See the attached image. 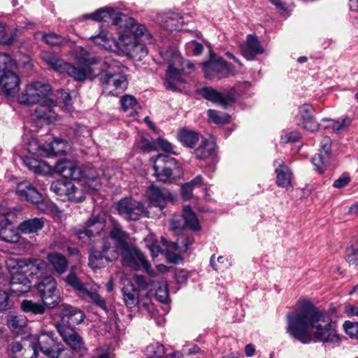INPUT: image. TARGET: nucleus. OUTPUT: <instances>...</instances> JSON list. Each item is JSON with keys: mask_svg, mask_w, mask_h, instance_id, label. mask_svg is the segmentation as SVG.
I'll list each match as a JSON object with an SVG mask.
<instances>
[{"mask_svg": "<svg viewBox=\"0 0 358 358\" xmlns=\"http://www.w3.org/2000/svg\"><path fill=\"white\" fill-rule=\"evenodd\" d=\"M85 19H93L98 22L111 23L115 26L123 27L120 32L118 40L110 34L101 31L99 34L91 36L92 40L97 45L104 49L125 55L130 58L142 61L148 55L145 43H152L153 38L145 26L138 24L134 18L128 17L113 8L106 7L97 10L92 14L84 15Z\"/></svg>", "mask_w": 358, "mask_h": 358, "instance_id": "f257e3e1", "label": "nucleus"}, {"mask_svg": "<svg viewBox=\"0 0 358 358\" xmlns=\"http://www.w3.org/2000/svg\"><path fill=\"white\" fill-rule=\"evenodd\" d=\"M287 332L303 344L312 341L339 344L337 324L325 311L308 300H299L294 312L287 314Z\"/></svg>", "mask_w": 358, "mask_h": 358, "instance_id": "f03ea898", "label": "nucleus"}, {"mask_svg": "<svg viewBox=\"0 0 358 358\" xmlns=\"http://www.w3.org/2000/svg\"><path fill=\"white\" fill-rule=\"evenodd\" d=\"M122 66L116 59L107 57L101 62L99 72L94 74L99 80L104 94L117 96L127 87V80L122 73Z\"/></svg>", "mask_w": 358, "mask_h": 358, "instance_id": "7ed1b4c3", "label": "nucleus"}, {"mask_svg": "<svg viewBox=\"0 0 358 358\" xmlns=\"http://www.w3.org/2000/svg\"><path fill=\"white\" fill-rule=\"evenodd\" d=\"M16 62L7 53H0V85L7 96H13L20 89V78L13 71Z\"/></svg>", "mask_w": 358, "mask_h": 358, "instance_id": "20e7f679", "label": "nucleus"}, {"mask_svg": "<svg viewBox=\"0 0 358 358\" xmlns=\"http://www.w3.org/2000/svg\"><path fill=\"white\" fill-rule=\"evenodd\" d=\"M118 252L123 266L135 271L143 269L152 278L157 275L144 254L134 245L129 244Z\"/></svg>", "mask_w": 358, "mask_h": 358, "instance_id": "39448f33", "label": "nucleus"}, {"mask_svg": "<svg viewBox=\"0 0 358 358\" xmlns=\"http://www.w3.org/2000/svg\"><path fill=\"white\" fill-rule=\"evenodd\" d=\"M153 169L157 180L164 183H171L176 176L182 173V169L178 161L163 154L157 155Z\"/></svg>", "mask_w": 358, "mask_h": 358, "instance_id": "423d86ee", "label": "nucleus"}, {"mask_svg": "<svg viewBox=\"0 0 358 358\" xmlns=\"http://www.w3.org/2000/svg\"><path fill=\"white\" fill-rule=\"evenodd\" d=\"M204 76L210 80H219L236 73L233 65L210 53L208 61L201 64Z\"/></svg>", "mask_w": 358, "mask_h": 358, "instance_id": "0eeeda50", "label": "nucleus"}, {"mask_svg": "<svg viewBox=\"0 0 358 358\" xmlns=\"http://www.w3.org/2000/svg\"><path fill=\"white\" fill-rule=\"evenodd\" d=\"M51 86L44 80H36L27 85L24 90L19 95L18 101L24 105H33L48 100Z\"/></svg>", "mask_w": 358, "mask_h": 358, "instance_id": "6e6552de", "label": "nucleus"}, {"mask_svg": "<svg viewBox=\"0 0 358 358\" xmlns=\"http://www.w3.org/2000/svg\"><path fill=\"white\" fill-rule=\"evenodd\" d=\"M42 59L54 71L59 73H67L75 80L84 81L87 78L85 69L67 63L55 54L44 52Z\"/></svg>", "mask_w": 358, "mask_h": 358, "instance_id": "1a4fd4ad", "label": "nucleus"}, {"mask_svg": "<svg viewBox=\"0 0 358 358\" xmlns=\"http://www.w3.org/2000/svg\"><path fill=\"white\" fill-rule=\"evenodd\" d=\"M250 83L248 81L238 83L227 94H224L211 87H202L199 90V93L206 100L227 108V106L235 102L236 94L241 95L240 91L242 88L246 89L250 87Z\"/></svg>", "mask_w": 358, "mask_h": 358, "instance_id": "9d476101", "label": "nucleus"}, {"mask_svg": "<svg viewBox=\"0 0 358 358\" xmlns=\"http://www.w3.org/2000/svg\"><path fill=\"white\" fill-rule=\"evenodd\" d=\"M57 282L52 276H45L36 285L38 294L43 304L48 308H53L60 302V292Z\"/></svg>", "mask_w": 358, "mask_h": 358, "instance_id": "9b49d317", "label": "nucleus"}, {"mask_svg": "<svg viewBox=\"0 0 358 358\" xmlns=\"http://www.w3.org/2000/svg\"><path fill=\"white\" fill-rule=\"evenodd\" d=\"M194 241L192 236L185 234H180L176 241H168L165 238H161L162 244L166 246L167 260L173 264H178L182 260L180 255L176 254L175 252H187Z\"/></svg>", "mask_w": 358, "mask_h": 358, "instance_id": "f8f14e48", "label": "nucleus"}, {"mask_svg": "<svg viewBox=\"0 0 358 358\" xmlns=\"http://www.w3.org/2000/svg\"><path fill=\"white\" fill-rule=\"evenodd\" d=\"M109 237L103 238L101 243L108 241L111 248L119 255L118 250L131 244L129 243L130 236L129 233L123 230L119 222L113 217H109Z\"/></svg>", "mask_w": 358, "mask_h": 358, "instance_id": "ddd939ff", "label": "nucleus"}, {"mask_svg": "<svg viewBox=\"0 0 358 358\" xmlns=\"http://www.w3.org/2000/svg\"><path fill=\"white\" fill-rule=\"evenodd\" d=\"M38 345L48 358H58L65 350L52 331H42L38 337Z\"/></svg>", "mask_w": 358, "mask_h": 358, "instance_id": "4468645a", "label": "nucleus"}, {"mask_svg": "<svg viewBox=\"0 0 358 358\" xmlns=\"http://www.w3.org/2000/svg\"><path fill=\"white\" fill-rule=\"evenodd\" d=\"M31 279L25 266L19 265L11 271L10 291L17 296L28 292L33 286Z\"/></svg>", "mask_w": 358, "mask_h": 358, "instance_id": "2eb2a0df", "label": "nucleus"}, {"mask_svg": "<svg viewBox=\"0 0 358 358\" xmlns=\"http://www.w3.org/2000/svg\"><path fill=\"white\" fill-rule=\"evenodd\" d=\"M116 209L119 215L125 220L132 221L138 220L145 213L144 204L130 197L120 200L117 203Z\"/></svg>", "mask_w": 358, "mask_h": 358, "instance_id": "dca6fc26", "label": "nucleus"}, {"mask_svg": "<svg viewBox=\"0 0 358 358\" xmlns=\"http://www.w3.org/2000/svg\"><path fill=\"white\" fill-rule=\"evenodd\" d=\"M57 329L63 341L71 349L81 356L87 352V348L81 336L71 326L57 325Z\"/></svg>", "mask_w": 358, "mask_h": 358, "instance_id": "f3484780", "label": "nucleus"}, {"mask_svg": "<svg viewBox=\"0 0 358 358\" xmlns=\"http://www.w3.org/2000/svg\"><path fill=\"white\" fill-rule=\"evenodd\" d=\"M57 329L63 341L71 349L81 356L87 352V348L81 336L71 326L57 325Z\"/></svg>", "mask_w": 358, "mask_h": 358, "instance_id": "a211bd4d", "label": "nucleus"}, {"mask_svg": "<svg viewBox=\"0 0 358 358\" xmlns=\"http://www.w3.org/2000/svg\"><path fill=\"white\" fill-rule=\"evenodd\" d=\"M146 195L149 204L162 210L166 206L168 201L173 200V196L166 188H161L152 185L147 189Z\"/></svg>", "mask_w": 358, "mask_h": 358, "instance_id": "6ab92c4d", "label": "nucleus"}, {"mask_svg": "<svg viewBox=\"0 0 358 358\" xmlns=\"http://www.w3.org/2000/svg\"><path fill=\"white\" fill-rule=\"evenodd\" d=\"M118 258V254L111 248L108 241L101 243V251L95 250L90 255L89 266L96 269L101 268V261L105 259L108 262H113Z\"/></svg>", "mask_w": 358, "mask_h": 358, "instance_id": "aec40b11", "label": "nucleus"}, {"mask_svg": "<svg viewBox=\"0 0 358 358\" xmlns=\"http://www.w3.org/2000/svg\"><path fill=\"white\" fill-rule=\"evenodd\" d=\"M180 66H168L165 74V87L173 92L181 90V85L185 83L182 78L185 72V67L179 68Z\"/></svg>", "mask_w": 358, "mask_h": 358, "instance_id": "412c9836", "label": "nucleus"}, {"mask_svg": "<svg viewBox=\"0 0 358 358\" xmlns=\"http://www.w3.org/2000/svg\"><path fill=\"white\" fill-rule=\"evenodd\" d=\"M16 193L21 200L39 204L43 201L42 194L29 181H22L17 185Z\"/></svg>", "mask_w": 358, "mask_h": 358, "instance_id": "4be33fe9", "label": "nucleus"}, {"mask_svg": "<svg viewBox=\"0 0 358 358\" xmlns=\"http://www.w3.org/2000/svg\"><path fill=\"white\" fill-rule=\"evenodd\" d=\"M240 50L242 55L248 60H253L256 55L264 52L261 42L257 36L253 34L247 36L245 43L241 45Z\"/></svg>", "mask_w": 358, "mask_h": 358, "instance_id": "5701e85b", "label": "nucleus"}, {"mask_svg": "<svg viewBox=\"0 0 358 358\" xmlns=\"http://www.w3.org/2000/svg\"><path fill=\"white\" fill-rule=\"evenodd\" d=\"M55 168L66 179L69 178L73 180L84 179V169H80V168L71 161L66 159L59 161Z\"/></svg>", "mask_w": 358, "mask_h": 358, "instance_id": "b1692460", "label": "nucleus"}, {"mask_svg": "<svg viewBox=\"0 0 358 358\" xmlns=\"http://www.w3.org/2000/svg\"><path fill=\"white\" fill-rule=\"evenodd\" d=\"M313 108L312 106L305 103L299 107L298 116L301 122H297L298 125H301L305 129L310 131H316L319 129V124L316 122L312 115Z\"/></svg>", "mask_w": 358, "mask_h": 358, "instance_id": "393cba45", "label": "nucleus"}, {"mask_svg": "<svg viewBox=\"0 0 358 358\" xmlns=\"http://www.w3.org/2000/svg\"><path fill=\"white\" fill-rule=\"evenodd\" d=\"M330 138H324L322 141L321 149L312 158V163L315 167V170L320 173H322L326 170V161L331 154Z\"/></svg>", "mask_w": 358, "mask_h": 358, "instance_id": "a878e982", "label": "nucleus"}, {"mask_svg": "<svg viewBox=\"0 0 358 358\" xmlns=\"http://www.w3.org/2000/svg\"><path fill=\"white\" fill-rule=\"evenodd\" d=\"M56 102L52 99L45 100L36 107L32 117L34 120H42L47 122H51L56 120V114L54 108Z\"/></svg>", "mask_w": 358, "mask_h": 358, "instance_id": "bb28decb", "label": "nucleus"}, {"mask_svg": "<svg viewBox=\"0 0 358 358\" xmlns=\"http://www.w3.org/2000/svg\"><path fill=\"white\" fill-rule=\"evenodd\" d=\"M105 223V219L102 216L90 217L86 222L84 229L78 232V235L80 238H82L83 234L89 238L99 235L103 230Z\"/></svg>", "mask_w": 358, "mask_h": 358, "instance_id": "cd10ccee", "label": "nucleus"}, {"mask_svg": "<svg viewBox=\"0 0 358 358\" xmlns=\"http://www.w3.org/2000/svg\"><path fill=\"white\" fill-rule=\"evenodd\" d=\"M123 300L125 306L129 308H133L141 302L139 301V290L129 280L127 281L122 289Z\"/></svg>", "mask_w": 358, "mask_h": 358, "instance_id": "c85d7f7f", "label": "nucleus"}, {"mask_svg": "<svg viewBox=\"0 0 358 358\" xmlns=\"http://www.w3.org/2000/svg\"><path fill=\"white\" fill-rule=\"evenodd\" d=\"M75 58L80 63L87 66L99 65L101 66V58L89 52L83 47H77L74 50Z\"/></svg>", "mask_w": 358, "mask_h": 358, "instance_id": "c756f323", "label": "nucleus"}, {"mask_svg": "<svg viewBox=\"0 0 358 358\" xmlns=\"http://www.w3.org/2000/svg\"><path fill=\"white\" fill-rule=\"evenodd\" d=\"M24 165L36 174L45 175L51 171V167L45 162L38 160L31 157L23 159Z\"/></svg>", "mask_w": 358, "mask_h": 358, "instance_id": "7c9ffc66", "label": "nucleus"}, {"mask_svg": "<svg viewBox=\"0 0 358 358\" xmlns=\"http://www.w3.org/2000/svg\"><path fill=\"white\" fill-rule=\"evenodd\" d=\"M47 259L57 273L63 274L66 271L69 262L64 255L58 252H52L48 255Z\"/></svg>", "mask_w": 358, "mask_h": 358, "instance_id": "2f4dec72", "label": "nucleus"}, {"mask_svg": "<svg viewBox=\"0 0 358 358\" xmlns=\"http://www.w3.org/2000/svg\"><path fill=\"white\" fill-rule=\"evenodd\" d=\"M278 164V167L275 169L276 184L278 187H287L291 185L292 173L289 169L283 163L278 161L275 162V164Z\"/></svg>", "mask_w": 358, "mask_h": 358, "instance_id": "473e14b6", "label": "nucleus"}, {"mask_svg": "<svg viewBox=\"0 0 358 358\" xmlns=\"http://www.w3.org/2000/svg\"><path fill=\"white\" fill-rule=\"evenodd\" d=\"M160 20L162 27L169 31L179 30L182 27V20L178 13H167Z\"/></svg>", "mask_w": 358, "mask_h": 358, "instance_id": "72a5a7b5", "label": "nucleus"}, {"mask_svg": "<svg viewBox=\"0 0 358 358\" xmlns=\"http://www.w3.org/2000/svg\"><path fill=\"white\" fill-rule=\"evenodd\" d=\"M44 227L43 218H32L21 222L18 227L19 230L23 234L36 233Z\"/></svg>", "mask_w": 358, "mask_h": 358, "instance_id": "f704fd0d", "label": "nucleus"}, {"mask_svg": "<svg viewBox=\"0 0 358 358\" xmlns=\"http://www.w3.org/2000/svg\"><path fill=\"white\" fill-rule=\"evenodd\" d=\"M182 217L186 227L194 231L201 230V226L196 215L193 212L190 206H187L183 208Z\"/></svg>", "mask_w": 358, "mask_h": 358, "instance_id": "c9c22d12", "label": "nucleus"}, {"mask_svg": "<svg viewBox=\"0 0 358 358\" xmlns=\"http://www.w3.org/2000/svg\"><path fill=\"white\" fill-rule=\"evenodd\" d=\"M215 144L213 141L206 138H203L199 145L195 149L194 155L199 159H204L209 157L213 152Z\"/></svg>", "mask_w": 358, "mask_h": 358, "instance_id": "e433bc0d", "label": "nucleus"}, {"mask_svg": "<svg viewBox=\"0 0 358 358\" xmlns=\"http://www.w3.org/2000/svg\"><path fill=\"white\" fill-rule=\"evenodd\" d=\"M24 266L28 270L31 278L38 273L42 274L47 268L46 262L41 259H28L24 262Z\"/></svg>", "mask_w": 358, "mask_h": 358, "instance_id": "4c0bfd02", "label": "nucleus"}, {"mask_svg": "<svg viewBox=\"0 0 358 358\" xmlns=\"http://www.w3.org/2000/svg\"><path fill=\"white\" fill-rule=\"evenodd\" d=\"M179 141L188 148H193L199 141V135L193 131L182 129L178 133Z\"/></svg>", "mask_w": 358, "mask_h": 358, "instance_id": "58836bf2", "label": "nucleus"}, {"mask_svg": "<svg viewBox=\"0 0 358 358\" xmlns=\"http://www.w3.org/2000/svg\"><path fill=\"white\" fill-rule=\"evenodd\" d=\"M71 182L66 180L54 181L50 185V190L58 196L60 199L66 200Z\"/></svg>", "mask_w": 358, "mask_h": 358, "instance_id": "ea45409f", "label": "nucleus"}, {"mask_svg": "<svg viewBox=\"0 0 358 358\" xmlns=\"http://www.w3.org/2000/svg\"><path fill=\"white\" fill-rule=\"evenodd\" d=\"M22 309L26 313H31L34 315H42L45 311V306L43 303L24 300L22 302Z\"/></svg>", "mask_w": 358, "mask_h": 358, "instance_id": "a19ab883", "label": "nucleus"}, {"mask_svg": "<svg viewBox=\"0 0 358 358\" xmlns=\"http://www.w3.org/2000/svg\"><path fill=\"white\" fill-rule=\"evenodd\" d=\"M164 62L168 64V66H180L181 57L177 51L174 50H166L160 53Z\"/></svg>", "mask_w": 358, "mask_h": 358, "instance_id": "79ce46f5", "label": "nucleus"}, {"mask_svg": "<svg viewBox=\"0 0 358 358\" xmlns=\"http://www.w3.org/2000/svg\"><path fill=\"white\" fill-rule=\"evenodd\" d=\"M66 199L76 203L83 202L85 199L83 189L76 187L72 182H71L69 191L66 194Z\"/></svg>", "mask_w": 358, "mask_h": 358, "instance_id": "37998d69", "label": "nucleus"}, {"mask_svg": "<svg viewBox=\"0 0 358 358\" xmlns=\"http://www.w3.org/2000/svg\"><path fill=\"white\" fill-rule=\"evenodd\" d=\"M323 121L329 122L330 124L326 126L325 128H331L336 133L345 130L351 123V121L348 116L342 117L341 120L323 119Z\"/></svg>", "mask_w": 358, "mask_h": 358, "instance_id": "c03bdc74", "label": "nucleus"}, {"mask_svg": "<svg viewBox=\"0 0 358 358\" xmlns=\"http://www.w3.org/2000/svg\"><path fill=\"white\" fill-rule=\"evenodd\" d=\"M17 221V213L14 210H0V229H5Z\"/></svg>", "mask_w": 358, "mask_h": 358, "instance_id": "a18cd8bd", "label": "nucleus"}, {"mask_svg": "<svg viewBox=\"0 0 358 358\" xmlns=\"http://www.w3.org/2000/svg\"><path fill=\"white\" fill-rule=\"evenodd\" d=\"M164 352V347L159 343L150 344L145 350L147 358H162Z\"/></svg>", "mask_w": 358, "mask_h": 358, "instance_id": "49530a36", "label": "nucleus"}, {"mask_svg": "<svg viewBox=\"0 0 358 358\" xmlns=\"http://www.w3.org/2000/svg\"><path fill=\"white\" fill-rule=\"evenodd\" d=\"M120 101L122 110L125 112L130 111V115H133L139 108L136 99L131 95H124Z\"/></svg>", "mask_w": 358, "mask_h": 358, "instance_id": "de8ad7c7", "label": "nucleus"}, {"mask_svg": "<svg viewBox=\"0 0 358 358\" xmlns=\"http://www.w3.org/2000/svg\"><path fill=\"white\" fill-rule=\"evenodd\" d=\"M0 238L7 243H17L20 236L14 228L8 227L0 229Z\"/></svg>", "mask_w": 358, "mask_h": 358, "instance_id": "09e8293b", "label": "nucleus"}, {"mask_svg": "<svg viewBox=\"0 0 358 358\" xmlns=\"http://www.w3.org/2000/svg\"><path fill=\"white\" fill-rule=\"evenodd\" d=\"M7 322L8 327L17 334L22 331L26 326V320L22 316L10 315Z\"/></svg>", "mask_w": 358, "mask_h": 358, "instance_id": "8fccbe9b", "label": "nucleus"}, {"mask_svg": "<svg viewBox=\"0 0 358 358\" xmlns=\"http://www.w3.org/2000/svg\"><path fill=\"white\" fill-rule=\"evenodd\" d=\"M66 282L69 285L80 292L82 294L87 292V288L85 284L83 283L73 273H71L67 275Z\"/></svg>", "mask_w": 358, "mask_h": 358, "instance_id": "3c124183", "label": "nucleus"}, {"mask_svg": "<svg viewBox=\"0 0 358 358\" xmlns=\"http://www.w3.org/2000/svg\"><path fill=\"white\" fill-rule=\"evenodd\" d=\"M83 295L89 296L94 304L104 310H107L106 303L105 300L97 292L87 289Z\"/></svg>", "mask_w": 358, "mask_h": 358, "instance_id": "603ef678", "label": "nucleus"}, {"mask_svg": "<svg viewBox=\"0 0 358 358\" xmlns=\"http://www.w3.org/2000/svg\"><path fill=\"white\" fill-rule=\"evenodd\" d=\"M16 37V33L12 32L7 34L5 27L0 23V43L3 45H10L13 43Z\"/></svg>", "mask_w": 358, "mask_h": 358, "instance_id": "864d4df0", "label": "nucleus"}, {"mask_svg": "<svg viewBox=\"0 0 358 358\" xmlns=\"http://www.w3.org/2000/svg\"><path fill=\"white\" fill-rule=\"evenodd\" d=\"M209 119L215 124H224L229 122V117L225 115H221L220 112L209 109L208 110Z\"/></svg>", "mask_w": 358, "mask_h": 358, "instance_id": "5fc2aeb1", "label": "nucleus"}, {"mask_svg": "<svg viewBox=\"0 0 358 358\" xmlns=\"http://www.w3.org/2000/svg\"><path fill=\"white\" fill-rule=\"evenodd\" d=\"M346 261L349 264L357 265L358 261V248H355L352 245L349 246L346 248Z\"/></svg>", "mask_w": 358, "mask_h": 358, "instance_id": "6e6d98bb", "label": "nucleus"}, {"mask_svg": "<svg viewBox=\"0 0 358 358\" xmlns=\"http://www.w3.org/2000/svg\"><path fill=\"white\" fill-rule=\"evenodd\" d=\"M43 41L50 45L55 46L62 44L64 38L55 33L45 34L43 36Z\"/></svg>", "mask_w": 358, "mask_h": 358, "instance_id": "4d7b16f0", "label": "nucleus"}, {"mask_svg": "<svg viewBox=\"0 0 358 358\" xmlns=\"http://www.w3.org/2000/svg\"><path fill=\"white\" fill-rule=\"evenodd\" d=\"M345 333L351 338H358V322L345 321L343 324Z\"/></svg>", "mask_w": 358, "mask_h": 358, "instance_id": "13d9d810", "label": "nucleus"}, {"mask_svg": "<svg viewBox=\"0 0 358 358\" xmlns=\"http://www.w3.org/2000/svg\"><path fill=\"white\" fill-rule=\"evenodd\" d=\"M84 179L88 180V182H95V185L99 183L96 171L91 166H86L84 169Z\"/></svg>", "mask_w": 358, "mask_h": 358, "instance_id": "bf43d9fd", "label": "nucleus"}, {"mask_svg": "<svg viewBox=\"0 0 358 358\" xmlns=\"http://www.w3.org/2000/svg\"><path fill=\"white\" fill-rule=\"evenodd\" d=\"M185 227L182 216H174L171 221V229L175 231H179Z\"/></svg>", "mask_w": 358, "mask_h": 358, "instance_id": "052dcab7", "label": "nucleus"}, {"mask_svg": "<svg viewBox=\"0 0 358 358\" xmlns=\"http://www.w3.org/2000/svg\"><path fill=\"white\" fill-rule=\"evenodd\" d=\"M301 138L299 131H293L281 136L280 141L283 143L298 141Z\"/></svg>", "mask_w": 358, "mask_h": 358, "instance_id": "680f3d73", "label": "nucleus"}, {"mask_svg": "<svg viewBox=\"0 0 358 358\" xmlns=\"http://www.w3.org/2000/svg\"><path fill=\"white\" fill-rule=\"evenodd\" d=\"M138 147L143 152H149L155 150V144L152 141L144 138L139 142Z\"/></svg>", "mask_w": 358, "mask_h": 358, "instance_id": "e2e57ef3", "label": "nucleus"}, {"mask_svg": "<svg viewBox=\"0 0 358 358\" xmlns=\"http://www.w3.org/2000/svg\"><path fill=\"white\" fill-rule=\"evenodd\" d=\"M157 145L164 152L176 155V152L172 150L173 145L171 143L161 138L157 139Z\"/></svg>", "mask_w": 358, "mask_h": 358, "instance_id": "0e129e2a", "label": "nucleus"}, {"mask_svg": "<svg viewBox=\"0 0 358 358\" xmlns=\"http://www.w3.org/2000/svg\"><path fill=\"white\" fill-rule=\"evenodd\" d=\"M350 176L348 175H343L334 182L333 187L337 189H341L347 186L350 183Z\"/></svg>", "mask_w": 358, "mask_h": 358, "instance_id": "69168bd1", "label": "nucleus"}, {"mask_svg": "<svg viewBox=\"0 0 358 358\" xmlns=\"http://www.w3.org/2000/svg\"><path fill=\"white\" fill-rule=\"evenodd\" d=\"M187 48L192 51L194 55H200L203 50V45L196 42V41H192L187 43Z\"/></svg>", "mask_w": 358, "mask_h": 358, "instance_id": "338daca9", "label": "nucleus"}, {"mask_svg": "<svg viewBox=\"0 0 358 358\" xmlns=\"http://www.w3.org/2000/svg\"><path fill=\"white\" fill-rule=\"evenodd\" d=\"M169 295L168 288L166 285H164V287L162 286L159 287L156 291V296L158 298L159 301L165 303L167 300Z\"/></svg>", "mask_w": 358, "mask_h": 358, "instance_id": "774afa93", "label": "nucleus"}]
</instances>
